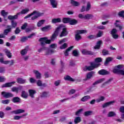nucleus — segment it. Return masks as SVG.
<instances>
[{
  "label": "nucleus",
  "mask_w": 124,
  "mask_h": 124,
  "mask_svg": "<svg viewBox=\"0 0 124 124\" xmlns=\"http://www.w3.org/2000/svg\"><path fill=\"white\" fill-rule=\"evenodd\" d=\"M60 29H61V28L60 27H58L56 29L55 31L54 32V33L53 34L52 36L51 37V40L48 39V38L47 37L41 38L39 39V41L42 46L45 45V44H50L51 41H54V40L56 39V38L57 37V36L59 35V31H60Z\"/></svg>",
  "instance_id": "f257e3e1"
},
{
  "label": "nucleus",
  "mask_w": 124,
  "mask_h": 124,
  "mask_svg": "<svg viewBox=\"0 0 124 124\" xmlns=\"http://www.w3.org/2000/svg\"><path fill=\"white\" fill-rule=\"evenodd\" d=\"M43 15V13H40L37 11H34L33 13H32L30 15H28L24 17V19H28V18H30V17H31V20H35V19H37L38 17H40V16H42Z\"/></svg>",
  "instance_id": "f03ea898"
},
{
  "label": "nucleus",
  "mask_w": 124,
  "mask_h": 124,
  "mask_svg": "<svg viewBox=\"0 0 124 124\" xmlns=\"http://www.w3.org/2000/svg\"><path fill=\"white\" fill-rule=\"evenodd\" d=\"M98 66H99V64H95V63L92 62L91 63V66H85L83 68V70L84 71H87V70H93L94 68H96V67H98Z\"/></svg>",
  "instance_id": "7ed1b4c3"
},
{
  "label": "nucleus",
  "mask_w": 124,
  "mask_h": 124,
  "mask_svg": "<svg viewBox=\"0 0 124 124\" xmlns=\"http://www.w3.org/2000/svg\"><path fill=\"white\" fill-rule=\"evenodd\" d=\"M124 65H118L114 67L112 71L115 74H120L122 69H124Z\"/></svg>",
  "instance_id": "20e7f679"
},
{
  "label": "nucleus",
  "mask_w": 124,
  "mask_h": 124,
  "mask_svg": "<svg viewBox=\"0 0 124 124\" xmlns=\"http://www.w3.org/2000/svg\"><path fill=\"white\" fill-rule=\"evenodd\" d=\"M92 8V4L91 2H87L86 7L82 6L80 10V12H85V11L88 12L91 10Z\"/></svg>",
  "instance_id": "39448f33"
},
{
  "label": "nucleus",
  "mask_w": 124,
  "mask_h": 124,
  "mask_svg": "<svg viewBox=\"0 0 124 124\" xmlns=\"http://www.w3.org/2000/svg\"><path fill=\"white\" fill-rule=\"evenodd\" d=\"M87 31L86 30H79L77 31V33L76 34L75 38L76 40H80L81 37L80 34L82 33H86Z\"/></svg>",
  "instance_id": "423d86ee"
},
{
  "label": "nucleus",
  "mask_w": 124,
  "mask_h": 124,
  "mask_svg": "<svg viewBox=\"0 0 124 124\" xmlns=\"http://www.w3.org/2000/svg\"><path fill=\"white\" fill-rule=\"evenodd\" d=\"M58 28H60L59 30V32L60 31H61V30H62L61 34L60 35V37H62V36H66V35H67V31H66V28L65 27H62L61 26H59Z\"/></svg>",
  "instance_id": "0eeeda50"
},
{
  "label": "nucleus",
  "mask_w": 124,
  "mask_h": 124,
  "mask_svg": "<svg viewBox=\"0 0 124 124\" xmlns=\"http://www.w3.org/2000/svg\"><path fill=\"white\" fill-rule=\"evenodd\" d=\"M1 94L5 98H9V97H13L14 95L12 93L6 92H2Z\"/></svg>",
  "instance_id": "6e6552de"
},
{
  "label": "nucleus",
  "mask_w": 124,
  "mask_h": 124,
  "mask_svg": "<svg viewBox=\"0 0 124 124\" xmlns=\"http://www.w3.org/2000/svg\"><path fill=\"white\" fill-rule=\"evenodd\" d=\"M117 30L115 29H113L111 31L112 36L114 39H118V38H119V35L117 34Z\"/></svg>",
  "instance_id": "1a4fd4ad"
},
{
  "label": "nucleus",
  "mask_w": 124,
  "mask_h": 124,
  "mask_svg": "<svg viewBox=\"0 0 124 124\" xmlns=\"http://www.w3.org/2000/svg\"><path fill=\"white\" fill-rule=\"evenodd\" d=\"M116 103V101H111L107 103H105L102 105L103 108H107V107H108V106H110V105H113Z\"/></svg>",
  "instance_id": "9d476101"
},
{
  "label": "nucleus",
  "mask_w": 124,
  "mask_h": 124,
  "mask_svg": "<svg viewBox=\"0 0 124 124\" xmlns=\"http://www.w3.org/2000/svg\"><path fill=\"white\" fill-rule=\"evenodd\" d=\"M16 82L15 81H12L11 82H8L2 85V88H10L13 86Z\"/></svg>",
  "instance_id": "9b49d317"
},
{
  "label": "nucleus",
  "mask_w": 124,
  "mask_h": 124,
  "mask_svg": "<svg viewBox=\"0 0 124 124\" xmlns=\"http://www.w3.org/2000/svg\"><path fill=\"white\" fill-rule=\"evenodd\" d=\"M94 74V72H90L86 74V78H84L83 80L84 81H87L88 80H90Z\"/></svg>",
  "instance_id": "f8f14e48"
},
{
  "label": "nucleus",
  "mask_w": 124,
  "mask_h": 124,
  "mask_svg": "<svg viewBox=\"0 0 124 124\" xmlns=\"http://www.w3.org/2000/svg\"><path fill=\"white\" fill-rule=\"evenodd\" d=\"M23 89V87L19 86L18 87H13L11 88L12 92L14 93H19V91H21Z\"/></svg>",
  "instance_id": "ddd939ff"
},
{
  "label": "nucleus",
  "mask_w": 124,
  "mask_h": 124,
  "mask_svg": "<svg viewBox=\"0 0 124 124\" xmlns=\"http://www.w3.org/2000/svg\"><path fill=\"white\" fill-rule=\"evenodd\" d=\"M52 29V26L51 25L46 26L40 29L42 31H48Z\"/></svg>",
  "instance_id": "4468645a"
},
{
  "label": "nucleus",
  "mask_w": 124,
  "mask_h": 124,
  "mask_svg": "<svg viewBox=\"0 0 124 124\" xmlns=\"http://www.w3.org/2000/svg\"><path fill=\"white\" fill-rule=\"evenodd\" d=\"M50 2L53 8H57L58 6V1L56 0H50Z\"/></svg>",
  "instance_id": "2eb2a0df"
},
{
  "label": "nucleus",
  "mask_w": 124,
  "mask_h": 124,
  "mask_svg": "<svg viewBox=\"0 0 124 124\" xmlns=\"http://www.w3.org/2000/svg\"><path fill=\"white\" fill-rule=\"evenodd\" d=\"M33 73L35 74L37 79H41V74L37 70H33Z\"/></svg>",
  "instance_id": "dca6fc26"
},
{
  "label": "nucleus",
  "mask_w": 124,
  "mask_h": 124,
  "mask_svg": "<svg viewBox=\"0 0 124 124\" xmlns=\"http://www.w3.org/2000/svg\"><path fill=\"white\" fill-rule=\"evenodd\" d=\"M4 52L9 59H11L12 58V53H11V52H10V51H9L8 49H6L4 50Z\"/></svg>",
  "instance_id": "f3484780"
},
{
  "label": "nucleus",
  "mask_w": 124,
  "mask_h": 124,
  "mask_svg": "<svg viewBox=\"0 0 124 124\" xmlns=\"http://www.w3.org/2000/svg\"><path fill=\"white\" fill-rule=\"evenodd\" d=\"M15 62V61L14 60H11L10 61H5L4 62V64H9V66H11V65H13L14 63Z\"/></svg>",
  "instance_id": "a211bd4d"
},
{
  "label": "nucleus",
  "mask_w": 124,
  "mask_h": 124,
  "mask_svg": "<svg viewBox=\"0 0 124 124\" xmlns=\"http://www.w3.org/2000/svg\"><path fill=\"white\" fill-rule=\"evenodd\" d=\"M102 43H102V40H100V41H98L96 43V45H95L94 46V49H95V50L100 49V47H101V44H102Z\"/></svg>",
  "instance_id": "6ab92c4d"
},
{
  "label": "nucleus",
  "mask_w": 124,
  "mask_h": 124,
  "mask_svg": "<svg viewBox=\"0 0 124 124\" xmlns=\"http://www.w3.org/2000/svg\"><path fill=\"white\" fill-rule=\"evenodd\" d=\"M24 112H25V110L18 109L16 110L12 111L11 113L15 114L16 115H17V114H21L22 113H24Z\"/></svg>",
  "instance_id": "aec40b11"
},
{
  "label": "nucleus",
  "mask_w": 124,
  "mask_h": 124,
  "mask_svg": "<svg viewBox=\"0 0 124 124\" xmlns=\"http://www.w3.org/2000/svg\"><path fill=\"white\" fill-rule=\"evenodd\" d=\"M19 15H21V13H18L15 16H8V18L9 19V20H13L14 19H17Z\"/></svg>",
  "instance_id": "412c9836"
},
{
  "label": "nucleus",
  "mask_w": 124,
  "mask_h": 124,
  "mask_svg": "<svg viewBox=\"0 0 124 124\" xmlns=\"http://www.w3.org/2000/svg\"><path fill=\"white\" fill-rule=\"evenodd\" d=\"M81 52L83 55H93V52L89 51L87 49L82 50Z\"/></svg>",
  "instance_id": "4be33fe9"
},
{
  "label": "nucleus",
  "mask_w": 124,
  "mask_h": 124,
  "mask_svg": "<svg viewBox=\"0 0 124 124\" xmlns=\"http://www.w3.org/2000/svg\"><path fill=\"white\" fill-rule=\"evenodd\" d=\"M70 3L72 5H73V6H79L80 4V2L74 0H70Z\"/></svg>",
  "instance_id": "5701e85b"
},
{
  "label": "nucleus",
  "mask_w": 124,
  "mask_h": 124,
  "mask_svg": "<svg viewBox=\"0 0 124 124\" xmlns=\"http://www.w3.org/2000/svg\"><path fill=\"white\" fill-rule=\"evenodd\" d=\"M98 73L100 74V75H107V74H109L110 73L105 70L103 69L99 71Z\"/></svg>",
  "instance_id": "b1692460"
},
{
  "label": "nucleus",
  "mask_w": 124,
  "mask_h": 124,
  "mask_svg": "<svg viewBox=\"0 0 124 124\" xmlns=\"http://www.w3.org/2000/svg\"><path fill=\"white\" fill-rule=\"evenodd\" d=\"M62 22V18H53L51 20V23L52 24H56L57 23H61Z\"/></svg>",
  "instance_id": "393cba45"
},
{
  "label": "nucleus",
  "mask_w": 124,
  "mask_h": 124,
  "mask_svg": "<svg viewBox=\"0 0 124 124\" xmlns=\"http://www.w3.org/2000/svg\"><path fill=\"white\" fill-rule=\"evenodd\" d=\"M35 93H36V92L35 91V90H29L30 96L32 98H33V97H34V94H35Z\"/></svg>",
  "instance_id": "a878e982"
},
{
  "label": "nucleus",
  "mask_w": 124,
  "mask_h": 124,
  "mask_svg": "<svg viewBox=\"0 0 124 124\" xmlns=\"http://www.w3.org/2000/svg\"><path fill=\"white\" fill-rule=\"evenodd\" d=\"M16 81L18 84H25L27 80L23 78H18L16 79Z\"/></svg>",
  "instance_id": "bb28decb"
},
{
  "label": "nucleus",
  "mask_w": 124,
  "mask_h": 124,
  "mask_svg": "<svg viewBox=\"0 0 124 124\" xmlns=\"http://www.w3.org/2000/svg\"><path fill=\"white\" fill-rule=\"evenodd\" d=\"M74 46H71L69 47H68L64 52V55L66 56H68V53H69L70 51H71V50H72V49H73Z\"/></svg>",
  "instance_id": "cd10ccee"
},
{
  "label": "nucleus",
  "mask_w": 124,
  "mask_h": 124,
  "mask_svg": "<svg viewBox=\"0 0 124 124\" xmlns=\"http://www.w3.org/2000/svg\"><path fill=\"white\" fill-rule=\"evenodd\" d=\"M64 80H66L67 81H71V82H74L75 81V79L70 77V76H66L64 77Z\"/></svg>",
  "instance_id": "c85d7f7f"
},
{
  "label": "nucleus",
  "mask_w": 124,
  "mask_h": 124,
  "mask_svg": "<svg viewBox=\"0 0 124 124\" xmlns=\"http://www.w3.org/2000/svg\"><path fill=\"white\" fill-rule=\"evenodd\" d=\"M104 100H105V97H104V96H101L96 100V102H97V103H99V102L104 101Z\"/></svg>",
  "instance_id": "c756f323"
},
{
  "label": "nucleus",
  "mask_w": 124,
  "mask_h": 124,
  "mask_svg": "<svg viewBox=\"0 0 124 124\" xmlns=\"http://www.w3.org/2000/svg\"><path fill=\"white\" fill-rule=\"evenodd\" d=\"M113 58L112 57H108L106 59V61L105 62V65H107L108 63H109V62H112L113 61Z\"/></svg>",
  "instance_id": "7c9ffc66"
},
{
  "label": "nucleus",
  "mask_w": 124,
  "mask_h": 124,
  "mask_svg": "<svg viewBox=\"0 0 124 124\" xmlns=\"http://www.w3.org/2000/svg\"><path fill=\"white\" fill-rule=\"evenodd\" d=\"M12 101L14 103H18L21 102V99L18 97H15L13 98Z\"/></svg>",
  "instance_id": "2f4dec72"
},
{
  "label": "nucleus",
  "mask_w": 124,
  "mask_h": 124,
  "mask_svg": "<svg viewBox=\"0 0 124 124\" xmlns=\"http://www.w3.org/2000/svg\"><path fill=\"white\" fill-rule=\"evenodd\" d=\"M7 28H8V29L5 30L4 31V34H5V35H7V33L11 31V26H8Z\"/></svg>",
  "instance_id": "473e14b6"
},
{
  "label": "nucleus",
  "mask_w": 124,
  "mask_h": 124,
  "mask_svg": "<svg viewBox=\"0 0 124 124\" xmlns=\"http://www.w3.org/2000/svg\"><path fill=\"white\" fill-rule=\"evenodd\" d=\"M104 81H105V78H103L101 79H100L98 80H97L96 82H95L93 85L94 86H95V85H97V84H99L100 83H102V82H104Z\"/></svg>",
  "instance_id": "72a5a7b5"
},
{
  "label": "nucleus",
  "mask_w": 124,
  "mask_h": 124,
  "mask_svg": "<svg viewBox=\"0 0 124 124\" xmlns=\"http://www.w3.org/2000/svg\"><path fill=\"white\" fill-rule=\"evenodd\" d=\"M90 98H91L90 96H85L81 99V101H83V102H86V101H88Z\"/></svg>",
  "instance_id": "f704fd0d"
},
{
  "label": "nucleus",
  "mask_w": 124,
  "mask_h": 124,
  "mask_svg": "<svg viewBox=\"0 0 124 124\" xmlns=\"http://www.w3.org/2000/svg\"><path fill=\"white\" fill-rule=\"evenodd\" d=\"M102 62V58L98 57L95 59V62L94 63L96 64H99V65H100V63H98V62Z\"/></svg>",
  "instance_id": "c9c22d12"
},
{
  "label": "nucleus",
  "mask_w": 124,
  "mask_h": 124,
  "mask_svg": "<svg viewBox=\"0 0 124 124\" xmlns=\"http://www.w3.org/2000/svg\"><path fill=\"white\" fill-rule=\"evenodd\" d=\"M37 85L39 87H45L46 86V84H43L42 81L40 80H38L37 81Z\"/></svg>",
  "instance_id": "e433bc0d"
},
{
  "label": "nucleus",
  "mask_w": 124,
  "mask_h": 124,
  "mask_svg": "<svg viewBox=\"0 0 124 124\" xmlns=\"http://www.w3.org/2000/svg\"><path fill=\"white\" fill-rule=\"evenodd\" d=\"M120 23H121V21H120V20H116V22L114 23V25L117 28H119V30H122L123 27L120 25Z\"/></svg>",
  "instance_id": "4c0bfd02"
},
{
  "label": "nucleus",
  "mask_w": 124,
  "mask_h": 124,
  "mask_svg": "<svg viewBox=\"0 0 124 124\" xmlns=\"http://www.w3.org/2000/svg\"><path fill=\"white\" fill-rule=\"evenodd\" d=\"M116 112L114 111H110L108 112V117H115L116 116Z\"/></svg>",
  "instance_id": "58836bf2"
},
{
  "label": "nucleus",
  "mask_w": 124,
  "mask_h": 124,
  "mask_svg": "<svg viewBox=\"0 0 124 124\" xmlns=\"http://www.w3.org/2000/svg\"><path fill=\"white\" fill-rule=\"evenodd\" d=\"M81 121L82 120H81V118L80 117H77L74 120V123L76 124H79V123H80Z\"/></svg>",
  "instance_id": "ea45409f"
},
{
  "label": "nucleus",
  "mask_w": 124,
  "mask_h": 124,
  "mask_svg": "<svg viewBox=\"0 0 124 124\" xmlns=\"http://www.w3.org/2000/svg\"><path fill=\"white\" fill-rule=\"evenodd\" d=\"M54 53V50L53 49H49L46 51L45 55L48 56L49 55H52Z\"/></svg>",
  "instance_id": "a19ab883"
},
{
  "label": "nucleus",
  "mask_w": 124,
  "mask_h": 124,
  "mask_svg": "<svg viewBox=\"0 0 124 124\" xmlns=\"http://www.w3.org/2000/svg\"><path fill=\"white\" fill-rule=\"evenodd\" d=\"M27 53H28V48L23 49L20 52V54L22 56H25V55H26Z\"/></svg>",
  "instance_id": "79ce46f5"
},
{
  "label": "nucleus",
  "mask_w": 124,
  "mask_h": 124,
  "mask_svg": "<svg viewBox=\"0 0 124 124\" xmlns=\"http://www.w3.org/2000/svg\"><path fill=\"white\" fill-rule=\"evenodd\" d=\"M44 23H45V20H41L37 23V26L39 27H41V26L44 24Z\"/></svg>",
  "instance_id": "37998d69"
},
{
  "label": "nucleus",
  "mask_w": 124,
  "mask_h": 124,
  "mask_svg": "<svg viewBox=\"0 0 124 124\" xmlns=\"http://www.w3.org/2000/svg\"><path fill=\"white\" fill-rule=\"evenodd\" d=\"M92 114H93V111H85L84 113V115L85 117H89V116H91V115H92Z\"/></svg>",
  "instance_id": "c03bdc74"
},
{
  "label": "nucleus",
  "mask_w": 124,
  "mask_h": 124,
  "mask_svg": "<svg viewBox=\"0 0 124 124\" xmlns=\"http://www.w3.org/2000/svg\"><path fill=\"white\" fill-rule=\"evenodd\" d=\"M29 11H30V9L29 8H26V9L22 10L21 11V12L19 13H20V14H26L28 13V12H29Z\"/></svg>",
  "instance_id": "a18cd8bd"
},
{
  "label": "nucleus",
  "mask_w": 124,
  "mask_h": 124,
  "mask_svg": "<svg viewBox=\"0 0 124 124\" xmlns=\"http://www.w3.org/2000/svg\"><path fill=\"white\" fill-rule=\"evenodd\" d=\"M69 24L70 25H76L77 24V20L70 18Z\"/></svg>",
  "instance_id": "49530a36"
},
{
  "label": "nucleus",
  "mask_w": 124,
  "mask_h": 124,
  "mask_svg": "<svg viewBox=\"0 0 124 124\" xmlns=\"http://www.w3.org/2000/svg\"><path fill=\"white\" fill-rule=\"evenodd\" d=\"M70 18H63L62 19V22L64 24L70 23Z\"/></svg>",
  "instance_id": "de8ad7c7"
},
{
  "label": "nucleus",
  "mask_w": 124,
  "mask_h": 124,
  "mask_svg": "<svg viewBox=\"0 0 124 124\" xmlns=\"http://www.w3.org/2000/svg\"><path fill=\"white\" fill-rule=\"evenodd\" d=\"M21 96L23 98H27L28 97V93H27L25 91H22V94H21Z\"/></svg>",
  "instance_id": "09e8293b"
},
{
  "label": "nucleus",
  "mask_w": 124,
  "mask_h": 124,
  "mask_svg": "<svg viewBox=\"0 0 124 124\" xmlns=\"http://www.w3.org/2000/svg\"><path fill=\"white\" fill-rule=\"evenodd\" d=\"M8 14V12H5L4 10L1 11V15L3 16V17H5Z\"/></svg>",
  "instance_id": "8fccbe9b"
},
{
  "label": "nucleus",
  "mask_w": 124,
  "mask_h": 124,
  "mask_svg": "<svg viewBox=\"0 0 124 124\" xmlns=\"http://www.w3.org/2000/svg\"><path fill=\"white\" fill-rule=\"evenodd\" d=\"M60 48L61 49H66V48H67V43L63 44L61 46H60Z\"/></svg>",
  "instance_id": "3c124183"
},
{
  "label": "nucleus",
  "mask_w": 124,
  "mask_h": 124,
  "mask_svg": "<svg viewBox=\"0 0 124 124\" xmlns=\"http://www.w3.org/2000/svg\"><path fill=\"white\" fill-rule=\"evenodd\" d=\"M73 55L74 57H78L79 56V51L75 50L73 51Z\"/></svg>",
  "instance_id": "603ef678"
},
{
  "label": "nucleus",
  "mask_w": 124,
  "mask_h": 124,
  "mask_svg": "<svg viewBox=\"0 0 124 124\" xmlns=\"http://www.w3.org/2000/svg\"><path fill=\"white\" fill-rule=\"evenodd\" d=\"M93 17V16L92 15L87 14L85 15V19H87L88 20L92 19Z\"/></svg>",
  "instance_id": "864d4df0"
},
{
  "label": "nucleus",
  "mask_w": 124,
  "mask_h": 124,
  "mask_svg": "<svg viewBox=\"0 0 124 124\" xmlns=\"http://www.w3.org/2000/svg\"><path fill=\"white\" fill-rule=\"evenodd\" d=\"M102 53V55H103V56H107V55H109V51L105 49H104L103 50Z\"/></svg>",
  "instance_id": "5fc2aeb1"
},
{
  "label": "nucleus",
  "mask_w": 124,
  "mask_h": 124,
  "mask_svg": "<svg viewBox=\"0 0 124 124\" xmlns=\"http://www.w3.org/2000/svg\"><path fill=\"white\" fill-rule=\"evenodd\" d=\"M58 47V44H52L50 46V47L52 49H56Z\"/></svg>",
  "instance_id": "6e6d98bb"
},
{
  "label": "nucleus",
  "mask_w": 124,
  "mask_h": 124,
  "mask_svg": "<svg viewBox=\"0 0 124 124\" xmlns=\"http://www.w3.org/2000/svg\"><path fill=\"white\" fill-rule=\"evenodd\" d=\"M66 41H67V39H65L64 38L61 40H60L59 43L58 44H62V43H64V42H66Z\"/></svg>",
  "instance_id": "4d7b16f0"
},
{
  "label": "nucleus",
  "mask_w": 124,
  "mask_h": 124,
  "mask_svg": "<svg viewBox=\"0 0 124 124\" xmlns=\"http://www.w3.org/2000/svg\"><path fill=\"white\" fill-rule=\"evenodd\" d=\"M49 93L47 92H43L41 95V96H42V97H46V96H48Z\"/></svg>",
  "instance_id": "13d9d810"
},
{
  "label": "nucleus",
  "mask_w": 124,
  "mask_h": 124,
  "mask_svg": "<svg viewBox=\"0 0 124 124\" xmlns=\"http://www.w3.org/2000/svg\"><path fill=\"white\" fill-rule=\"evenodd\" d=\"M103 35V31H99L98 33L96 35L97 37H101Z\"/></svg>",
  "instance_id": "bf43d9fd"
},
{
  "label": "nucleus",
  "mask_w": 124,
  "mask_h": 124,
  "mask_svg": "<svg viewBox=\"0 0 124 124\" xmlns=\"http://www.w3.org/2000/svg\"><path fill=\"white\" fill-rule=\"evenodd\" d=\"M10 102V100H2L1 103L2 104H9V103Z\"/></svg>",
  "instance_id": "052dcab7"
},
{
  "label": "nucleus",
  "mask_w": 124,
  "mask_h": 124,
  "mask_svg": "<svg viewBox=\"0 0 124 124\" xmlns=\"http://www.w3.org/2000/svg\"><path fill=\"white\" fill-rule=\"evenodd\" d=\"M119 16L120 17H122V18H124V11H120L119 13Z\"/></svg>",
  "instance_id": "680f3d73"
},
{
  "label": "nucleus",
  "mask_w": 124,
  "mask_h": 124,
  "mask_svg": "<svg viewBox=\"0 0 124 124\" xmlns=\"http://www.w3.org/2000/svg\"><path fill=\"white\" fill-rule=\"evenodd\" d=\"M36 80L34 78H30V83H31V84H34V83H35Z\"/></svg>",
  "instance_id": "e2e57ef3"
},
{
  "label": "nucleus",
  "mask_w": 124,
  "mask_h": 124,
  "mask_svg": "<svg viewBox=\"0 0 124 124\" xmlns=\"http://www.w3.org/2000/svg\"><path fill=\"white\" fill-rule=\"evenodd\" d=\"M22 118V116H18V115H16L14 116V120H16L17 121L20 120Z\"/></svg>",
  "instance_id": "0e129e2a"
},
{
  "label": "nucleus",
  "mask_w": 124,
  "mask_h": 124,
  "mask_svg": "<svg viewBox=\"0 0 124 124\" xmlns=\"http://www.w3.org/2000/svg\"><path fill=\"white\" fill-rule=\"evenodd\" d=\"M17 26V22L15 21H12V27L13 28H16Z\"/></svg>",
  "instance_id": "69168bd1"
},
{
  "label": "nucleus",
  "mask_w": 124,
  "mask_h": 124,
  "mask_svg": "<svg viewBox=\"0 0 124 124\" xmlns=\"http://www.w3.org/2000/svg\"><path fill=\"white\" fill-rule=\"evenodd\" d=\"M27 27H28V23H25L21 26V30H26Z\"/></svg>",
  "instance_id": "338daca9"
},
{
  "label": "nucleus",
  "mask_w": 124,
  "mask_h": 124,
  "mask_svg": "<svg viewBox=\"0 0 124 124\" xmlns=\"http://www.w3.org/2000/svg\"><path fill=\"white\" fill-rule=\"evenodd\" d=\"M5 77H0V82H4L5 81Z\"/></svg>",
  "instance_id": "774afa93"
}]
</instances>
